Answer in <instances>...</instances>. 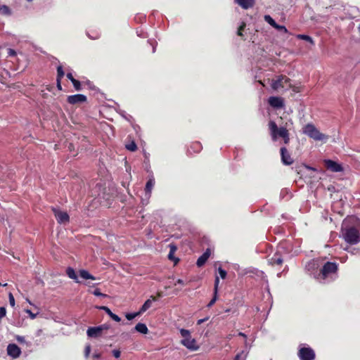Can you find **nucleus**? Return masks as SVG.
I'll use <instances>...</instances> for the list:
<instances>
[{"mask_svg":"<svg viewBox=\"0 0 360 360\" xmlns=\"http://www.w3.org/2000/svg\"><path fill=\"white\" fill-rule=\"evenodd\" d=\"M8 284L6 283L4 284H2L1 283H0V286H6Z\"/></svg>","mask_w":360,"mask_h":360,"instance_id":"69168bd1","label":"nucleus"},{"mask_svg":"<svg viewBox=\"0 0 360 360\" xmlns=\"http://www.w3.org/2000/svg\"><path fill=\"white\" fill-rule=\"evenodd\" d=\"M8 55L9 56H14L16 55V52L13 49H8Z\"/></svg>","mask_w":360,"mask_h":360,"instance_id":"3c124183","label":"nucleus"},{"mask_svg":"<svg viewBox=\"0 0 360 360\" xmlns=\"http://www.w3.org/2000/svg\"><path fill=\"white\" fill-rule=\"evenodd\" d=\"M140 314H141L139 313V311L135 312V313H127L125 315V316H126L127 320L131 321V320L134 319L135 317H136L137 316H139Z\"/></svg>","mask_w":360,"mask_h":360,"instance_id":"2f4dec72","label":"nucleus"},{"mask_svg":"<svg viewBox=\"0 0 360 360\" xmlns=\"http://www.w3.org/2000/svg\"><path fill=\"white\" fill-rule=\"evenodd\" d=\"M245 355L243 354V352L238 354L234 358V360H245Z\"/></svg>","mask_w":360,"mask_h":360,"instance_id":"a19ab883","label":"nucleus"},{"mask_svg":"<svg viewBox=\"0 0 360 360\" xmlns=\"http://www.w3.org/2000/svg\"><path fill=\"white\" fill-rule=\"evenodd\" d=\"M65 75L63 67L61 65L57 68V79H61Z\"/></svg>","mask_w":360,"mask_h":360,"instance_id":"c85d7f7f","label":"nucleus"},{"mask_svg":"<svg viewBox=\"0 0 360 360\" xmlns=\"http://www.w3.org/2000/svg\"><path fill=\"white\" fill-rule=\"evenodd\" d=\"M93 356L95 359H98L101 357V354H94Z\"/></svg>","mask_w":360,"mask_h":360,"instance_id":"680f3d73","label":"nucleus"},{"mask_svg":"<svg viewBox=\"0 0 360 360\" xmlns=\"http://www.w3.org/2000/svg\"><path fill=\"white\" fill-rule=\"evenodd\" d=\"M126 148L130 151H135L137 149V146L134 141H131L126 145Z\"/></svg>","mask_w":360,"mask_h":360,"instance_id":"7c9ffc66","label":"nucleus"},{"mask_svg":"<svg viewBox=\"0 0 360 360\" xmlns=\"http://www.w3.org/2000/svg\"><path fill=\"white\" fill-rule=\"evenodd\" d=\"M281 161L283 165H290L293 163V159L291 158L285 147H281L280 149Z\"/></svg>","mask_w":360,"mask_h":360,"instance_id":"1a4fd4ad","label":"nucleus"},{"mask_svg":"<svg viewBox=\"0 0 360 360\" xmlns=\"http://www.w3.org/2000/svg\"><path fill=\"white\" fill-rule=\"evenodd\" d=\"M181 344L191 351H197L199 349V346L197 344L196 340L194 338H192V337L187 339H182L181 340Z\"/></svg>","mask_w":360,"mask_h":360,"instance_id":"6e6552de","label":"nucleus"},{"mask_svg":"<svg viewBox=\"0 0 360 360\" xmlns=\"http://www.w3.org/2000/svg\"><path fill=\"white\" fill-rule=\"evenodd\" d=\"M268 262L271 265L281 264L283 263V258L281 255L278 252H276L271 257L268 259Z\"/></svg>","mask_w":360,"mask_h":360,"instance_id":"2eb2a0df","label":"nucleus"},{"mask_svg":"<svg viewBox=\"0 0 360 360\" xmlns=\"http://www.w3.org/2000/svg\"><path fill=\"white\" fill-rule=\"evenodd\" d=\"M358 30H359V33H360V25H359V27H358Z\"/></svg>","mask_w":360,"mask_h":360,"instance_id":"338daca9","label":"nucleus"},{"mask_svg":"<svg viewBox=\"0 0 360 360\" xmlns=\"http://www.w3.org/2000/svg\"><path fill=\"white\" fill-rule=\"evenodd\" d=\"M135 330L142 334H147L148 329L145 323H139L135 326Z\"/></svg>","mask_w":360,"mask_h":360,"instance_id":"4be33fe9","label":"nucleus"},{"mask_svg":"<svg viewBox=\"0 0 360 360\" xmlns=\"http://www.w3.org/2000/svg\"><path fill=\"white\" fill-rule=\"evenodd\" d=\"M292 124L293 122L291 119H289L283 125L280 127L274 121H269L268 125L271 139L276 141L279 138H281L285 144H288L290 142L289 130L292 129Z\"/></svg>","mask_w":360,"mask_h":360,"instance_id":"f257e3e1","label":"nucleus"},{"mask_svg":"<svg viewBox=\"0 0 360 360\" xmlns=\"http://www.w3.org/2000/svg\"><path fill=\"white\" fill-rule=\"evenodd\" d=\"M208 319H209L208 317H206V318H204V319H199V320L198 321V323H198V325H200V324H202V323H204L205 321H206L207 320H208Z\"/></svg>","mask_w":360,"mask_h":360,"instance_id":"864d4df0","label":"nucleus"},{"mask_svg":"<svg viewBox=\"0 0 360 360\" xmlns=\"http://www.w3.org/2000/svg\"><path fill=\"white\" fill-rule=\"evenodd\" d=\"M53 212L57 221L59 224H65L69 221V215L65 212H61L56 209H53Z\"/></svg>","mask_w":360,"mask_h":360,"instance_id":"9b49d317","label":"nucleus"},{"mask_svg":"<svg viewBox=\"0 0 360 360\" xmlns=\"http://www.w3.org/2000/svg\"><path fill=\"white\" fill-rule=\"evenodd\" d=\"M297 38L298 39H303V40H305L307 41H309L310 42L311 44H314V41L312 39V38L311 37H309V35H306V34H298L297 35Z\"/></svg>","mask_w":360,"mask_h":360,"instance_id":"c756f323","label":"nucleus"},{"mask_svg":"<svg viewBox=\"0 0 360 360\" xmlns=\"http://www.w3.org/2000/svg\"><path fill=\"white\" fill-rule=\"evenodd\" d=\"M202 150V145L200 142H194L188 149V153L189 154H192L193 153H199Z\"/></svg>","mask_w":360,"mask_h":360,"instance_id":"aec40b11","label":"nucleus"},{"mask_svg":"<svg viewBox=\"0 0 360 360\" xmlns=\"http://www.w3.org/2000/svg\"><path fill=\"white\" fill-rule=\"evenodd\" d=\"M232 338H233V335H231V334H229V335H228L226 336V339H227V340H231Z\"/></svg>","mask_w":360,"mask_h":360,"instance_id":"0e129e2a","label":"nucleus"},{"mask_svg":"<svg viewBox=\"0 0 360 360\" xmlns=\"http://www.w3.org/2000/svg\"><path fill=\"white\" fill-rule=\"evenodd\" d=\"M238 335H239V336H241V337H243V338H247V335H246L245 333H242V332H240V333H238Z\"/></svg>","mask_w":360,"mask_h":360,"instance_id":"052dcab7","label":"nucleus"},{"mask_svg":"<svg viewBox=\"0 0 360 360\" xmlns=\"http://www.w3.org/2000/svg\"><path fill=\"white\" fill-rule=\"evenodd\" d=\"M342 234L344 240L349 244L356 245L360 242V228L352 226L342 229Z\"/></svg>","mask_w":360,"mask_h":360,"instance_id":"7ed1b4c3","label":"nucleus"},{"mask_svg":"<svg viewBox=\"0 0 360 360\" xmlns=\"http://www.w3.org/2000/svg\"><path fill=\"white\" fill-rule=\"evenodd\" d=\"M298 356L301 360H314L315 353L310 347H302L298 352Z\"/></svg>","mask_w":360,"mask_h":360,"instance_id":"39448f33","label":"nucleus"},{"mask_svg":"<svg viewBox=\"0 0 360 360\" xmlns=\"http://www.w3.org/2000/svg\"><path fill=\"white\" fill-rule=\"evenodd\" d=\"M235 3L239 5L242 8L248 10L254 6L255 0H235Z\"/></svg>","mask_w":360,"mask_h":360,"instance_id":"4468645a","label":"nucleus"},{"mask_svg":"<svg viewBox=\"0 0 360 360\" xmlns=\"http://www.w3.org/2000/svg\"><path fill=\"white\" fill-rule=\"evenodd\" d=\"M340 18L341 20H344L345 18H347V16L342 15V16H340ZM348 18H352V16L349 15V16H348Z\"/></svg>","mask_w":360,"mask_h":360,"instance_id":"e2e57ef3","label":"nucleus"},{"mask_svg":"<svg viewBox=\"0 0 360 360\" xmlns=\"http://www.w3.org/2000/svg\"><path fill=\"white\" fill-rule=\"evenodd\" d=\"M67 101L72 105L82 103L86 101V96L83 94L70 95L68 96Z\"/></svg>","mask_w":360,"mask_h":360,"instance_id":"9d476101","label":"nucleus"},{"mask_svg":"<svg viewBox=\"0 0 360 360\" xmlns=\"http://www.w3.org/2000/svg\"><path fill=\"white\" fill-rule=\"evenodd\" d=\"M180 284V285H184L185 283L182 279H178L174 285Z\"/></svg>","mask_w":360,"mask_h":360,"instance_id":"13d9d810","label":"nucleus"},{"mask_svg":"<svg viewBox=\"0 0 360 360\" xmlns=\"http://www.w3.org/2000/svg\"><path fill=\"white\" fill-rule=\"evenodd\" d=\"M303 134L315 141H323L327 139V136L321 133L313 124H306L303 128Z\"/></svg>","mask_w":360,"mask_h":360,"instance_id":"20e7f679","label":"nucleus"},{"mask_svg":"<svg viewBox=\"0 0 360 360\" xmlns=\"http://www.w3.org/2000/svg\"><path fill=\"white\" fill-rule=\"evenodd\" d=\"M154 185H155V179L153 176H151L150 177V179H148V181H147V183L146 184V187H145L146 195H148V197L150 196L151 191H152V189H153Z\"/></svg>","mask_w":360,"mask_h":360,"instance_id":"6ab92c4d","label":"nucleus"},{"mask_svg":"<svg viewBox=\"0 0 360 360\" xmlns=\"http://www.w3.org/2000/svg\"><path fill=\"white\" fill-rule=\"evenodd\" d=\"M210 255V249H207L206 251L198 259L196 262V264L198 266L200 267L203 266Z\"/></svg>","mask_w":360,"mask_h":360,"instance_id":"dca6fc26","label":"nucleus"},{"mask_svg":"<svg viewBox=\"0 0 360 360\" xmlns=\"http://www.w3.org/2000/svg\"><path fill=\"white\" fill-rule=\"evenodd\" d=\"M15 340L20 342V343H24L25 342V337L23 336H20V335H16L15 336Z\"/></svg>","mask_w":360,"mask_h":360,"instance_id":"49530a36","label":"nucleus"},{"mask_svg":"<svg viewBox=\"0 0 360 360\" xmlns=\"http://www.w3.org/2000/svg\"><path fill=\"white\" fill-rule=\"evenodd\" d=\"M290 82V79L285 75H279L276 79H273L271 83V88L276 91L284 87V84Z\"/></svg>","mask_w":360,"mask_h":360,"instance_id":"423d86ee","label":"nucleus"},{"mask_svg":"<svg viewBox=\"0 0 360 360\" xmlns=\"http://www.w3.org/2000/svg\"><path fill=\"white\" fill-rule=\"evenodd\" d=\"M0 13L6 15H10V8L6 5H1L0 6Z\"/></svg>","mask_w":360,"mask_h":360,"instance_id":"bb28decb","label":"nucleus"},{"mask_svg":"<svg viewBox=\"0 0 360 360\" xmlns=\"http://www.w3.org/2000/svg\"><path fill=\"white\" fill-rule=\"evenodd\" d=\"M6 314V309L4 307H0V319L4 317Z\"/></svg>","mask_w":360,"mask_h":360,"instance_id":"c03bdc74","label":"nucleus"},{"mask_svg":"<svg viewBox=\"0 0 360 360\" xmlns=\"http://www.w3.org/2000/svg\"><path fill=\"white\" fill-rule=\"evenodd\" d=\"M75 87V89L77 90V91H80L81 90V83L79 81L77 80V79H72V81L71 82Z\"/></svg>","mask_w":360,"mask_h":360,"instance_id":"473e14b6","label":"nucleus"},{"mask_svg":"<svg viewBox=\"0 0 360 360\" xmlns=\"http://www.w3.org/2000/svg\"><path fill=\"white\" fill-rule=\"evenodd\" d=\"M219 278L217 276L216 278H215V281H214V294H217V290H218V285H219Z\"/></svg>","mask_w":360,"mask_h":360,"instance_id":"79ce46f5","label":"nucleus"},{"mask_svg":"<svg viewBox=\"0 0 360 360\" xmlns=\"http://www.w3.org/2000/svg\"><path fill=\"white\" fill-rule=\"evenodd\" d=\"M218 271H219L220 277L221 278L224 279L227 274L226 271L221 267L219 268Z\"/></svg>","mask_w":360,"mask_h":360,"instance_id":"58836bf2","label":"nucleus"},{"mask_svg":"<svg viewBox=\"0 0 360 360\" xmlns=\"http://www.w3.org/2000/svg\"><path fill=\"white\" fill-rule=\"evenodd\" d=\"M25 311L28 314L32 319H34L36 318L37 314H33L30 309H25Z\"/></svg>","mask_w":360,"mask_h":360,"instance_id":"de8ad7c7","label":"nucleus"},{"mask_svg":"<svg viewBox=\"0 0 360 360\" xmlns=\"http://www.w3.org/2000/svg\"><path fill=\"white\" fill-rule=\"evenodd\" d=\"M169 251L172 252H175L176 250V247L174 244H170L169 245Z\"/></svg>","mask_w":360,"mask_h":360,"instance_id":"603ef678","label":"nucleus"},{"mask_svg":"<svg viewBox=\"0 0 360 360\" xmlns=\"http://www.w3.org/2000/svg\"><path fill=\"white\" fill-rule=\"evenodd\" d=\"M338 264L336 262H327L315 278L320 283L334 281L338 276Z\"/></svg>","mask_w":360,"mask_h":360,"instance_id":"f03ea898","label":"nucleus"},{"mask_svg":"<svg viewBox=\"0 0 360 360\" xmlns=\"http://www.w3.org/2000/svg\"><path fill=\"white\" fill-rule=\"evenodd\" d=\"M7 354L12 359L18 358L22 353L21 349L14 343L8 344L6 348Z\"/></svg>","mask_w":360,"mask_h":360,"instance_id":"0eeeda50","label":"nucleus"},{"mask_svg":"<svg viewBox=\"0 0 360 360\" xmlns=\"http://www.w3.org/2000/svg\"><path fill=\"white\" fill-rule=\"evenodd\" d=\"M112 355L115 357V358H119L120 356V354H121V352L120 350L118 349H114L112 350Z\"/></svg>","mask_w":360,"mask_h":360,"instance_id":"09e8293b","label":"nucleus"},{"mask_svg":"<svg viewBox=\"0 0 360 360\" xmlns=\"http://www.w3.org/2000/svg\"><path fill=\"white\" fill-rule=\"evenodd\" d=\"M92 294H94L95 296H97V297H107V295L101 292V291H100V290L98 288L95 289L92 292Z\"/></svg>","mask_w":360,"mask_h":360,"instance_id":"72a5a7b5","label":"nucleus"},{"mask_svg":"<svg viewBox=\"0 0 360 360\" xmlns=\"http://www.w3.org/2000/svg\"><path fill=\"white\" fill-rule=\"evenodd\" d=\"M90 352H91V346L89 345H88L86 346L85 351H84V356L86 358L89 357Z\"/></svg>","mask_w":360,"mask_h":360,"instance_id":"a18cd8bd","label":"nucleus"},{"mask_svg":"<svg viewBox=\"0 0 360 360\" xmlns=\"http://www.w3.org/2000/svg\"><path fill=\"white\" fill-rule=\"evenodd\" d=\"M57 81V87L59 90H61L62 89V86H61V84H60V81L61 79H56Z\"/></svg>","mask_w":360,"mask_h":360,"instance_id":"6e6d98bb","label":"nucleus"},{"mask_svg":"<svg viewBox=\"0 0 360 360\" xmlns=\"http://www.w3.org/2000/svg\"><path fill=\"white\" fill-rule=\"evenodd\" d=\"M269 105L275 108H282L284 107L283 98L278 96H271L269 98Z\"/></svg>","mask_w":360,"mask_h":360,"instance_id":"f8f14e48","label":"nucleus"},{"mask_svg":"<svg viewBox=\"0 0 360 360\" xmlns=\"http://www.w3.org/2000/svg\"><path fill=\"white\" fill-rule=\"evenodd\" d=\"M88 37L91 39H96L99 38V34H96L95 36H91L89 33H87Z\"/></svg>","mask_w":360,"mask_h":360,"instance_id":"5fc2aeb1","label":"nucleus"},{"mask_svg":"<svg viewBox=\"0 0 360 360\" xmlns=\"http://www.w3.org/2000/svg\"><path fill=\"white\" fill-rule=\"evenodd\" d=\"M180 334L183 337V339H187L191 337V332L187 329L181 328L180 330Z\"/></svg>","mask_w":360,"mask_h":360,"instance_id":"cd10ccee","label":"nucleus"},{"mask_svg":"<svg viewBox=\"0 0 360 360\" xmlns=\"http://www.w3.org/2000/svg\"><path fill=\"white\" fill-rule=\"evenodd\" d=\"M155 299L153 297V300L148 299L147 300L144 304L142 305V307L139 309V313L141 314L146 311H147L152 305V303L153 301H155Z\"/></svg>","mask_w":360,"mask_h":360,"instance_id":"412c9836","label":"nucleus"},{"mask_svg":"<svg viewBox=\"0 0 360 360\" xmlns=\"http://www.w3.org/2000/svg\"><path fill=\"white\" fill-rule=\"evenodd\" d=\"M174 253L175 252H172L169 251V252L168 254V258H169V259L174 261V263L176 264L179 259L178 258L174 257Z\"/></svg>","mask_w":360,"mask_h":360,"instance_id":"e433bc0d","label":"nucleus"},{"mask_svg":"<svg viewBox=\"0 0 360 360\" xmlns=\"http://www.w3.org/2000/svg\"><path fill=\"white\" fill-rule=\"evenodd\" d=\"M99 328H101V332L105 330H108L110 328V326L108 324H102L101 326H98Z\"/></svg>","mask_w":360,"mask_h":360,"instance_id":"8fccbe9b","label":"nucleus"},{"mask_svg":"<svg viewBox=\"0 0 360 360\" xmlns=\"http://www.w3.org/2000/svg\"><path fill=\"white\" fill-rule=\"evenodd\" d=\"M325 165L328 169L334 172H338L342 170V167L340 164L331 160H325Z\"/></svg>","mask_w":360,"mask_h":360,"instance_id":"ddd939ff","label":"nucleus"},{"mask_svg":"<svg viewBox=\"0 0 360 360\" xmlns=\"http://www.w3.org/2000/svg\"><path fill=\"white\" fill-rule=\"evenodd\" d=\"M245 26H246L245 23L244 22H243L241 23V25H240V27H239V28H238V31H237V34H238V36H240V37H242V36H243V33H242V32H243V30L245 29Z\"/></svg>","mask_w":360,"mask_h":360,"instance_id":"c9c22d12","label":"nucleus"},{"mask_svg":"<svg viewBox=\"0 0 360 360\" xmlns=\"http://www.w3.org/2000/svg\"><path fill=\"white\" fill-rule=\"evenodd\" d=\"M8 300L10 305L13 307L15 306V298L11 292L8 294Z\"/></svg>","mask_w":360,"mask_h":360,"instance_id":"4c0bfd02","label":"nucleus"},{"mask_svg":"<svg viewBox=\"0 0 360 360\" xmlns=\"http://www.w3.org/2000/svg\"><path fill=\"white\" fill-rule=\"evenodd\" d=\"M217 294H214L212 299L210 301V302L207 304V307H211L217 301Z\"/></svg>","mask_w":360,"mask_h":360,"instance_id":"ea45409f","label":"nucleus"},{"mask_svg":"<svg viewBox=\"0 0 360 360\" xmlns=\"http://www.w3.org/2000/svg\"><path fill=\"white\" fill-rule=\"evenodd\" d=\"M318 266V264L316 262V261L315 260H311L310 262H309L306 266H305V269L308 271H311V270H313L315 268H316Z\"/></svg>","mask_w":360,"mask_h":360,"instance_id":"393cba45","label":"nucleus"},{"mask_svg":"<svg viewBox=\"0 0 360 360\" xmlns=\"http://www.w3.org/2000/svg\"><path fill=\"white\" fill-rule=\"evenodd\" d=\"M67 77H68V78L71 82L72 81V79H75V78L73 77V76H72V73H70V72H68V73L67 74Z\"/></svg>","mask_w":360,"mask_h":360,"instance_id":"4d7b16f0","label":"nucleus"},{"mask_svg":"<svg viewBox=\"0 0 360 360\" xmlns=\"http://www.w3.org/2000/svg\"><path fill=\"white\" fill-rule=\"evenodd\" d=\"M120 115L123 117L124 119L127 120H129L130 118H131V115H127V113L125 112V111L124 110H120L119 112Z\"/></svg>","mask_w":360,"mask_h":360,"instance_id":"37998d69","label":"nucleus"},{"mask_svg":"<svg viewBox=\"0 0 360 360\" xmlns=\"http://www.w3.org/2000/svg\"><path fill=\"white\" fill-rule=\"evenodd\" d=\"M96 308L98 309L103 310L104 311H105V313L107 314H108L110 316V317L112 320H114L115 321L120 322L121 321V319L117 314L112 313L111 311V310L108 307L100 306V307H96Z\"/></svg>","mask_w":360,"mask_h":360,"instance_id":"a211bd4d","label":"nucleus"},{"mask_svg":"<svg viewBox=\"0 0 360 360\" xmlns=\"http://www.w3.org/2000/svg\"><path fill=\"white\" fill-rule=\"evenodd\" d=\"M79 276L81 278H84V279H91V280H95L96 278L91 275V274H89V272L86 270H84V269H82L79 271Z\"/></svg>","mask_w":360,"mask_h":360,"instance_id":"5701e85b","label":"nucleus"},{"mask_svg":"<svg viewBox=\"0 0 360 360\" xmlns=\"http://www.w3.org/2000/svg\"><path fill=\"white\" fill-rule=\"evenodd\" d=\"M66 274L70 278L75 280L76 282H79L77 281V276L72 268L68 267L66 270Z\"/></svg>","mask_w":360,"mask_h":360,"instance_id":"b1692460","label":"nucleus"},{"mask_svg":"<svg viewBox=\"0 0 360 360\" xmlns=\"http://www.w3.org/2000/svg\"><path fill=\"white\" fill-rule=\"evenodd\" d=\"M148 41L149 43H150L151 46L153 47V53H155V49H156V45L153 44V43H151L150 41H149V40Z\"/></svg>","mask_w":360,"mask_h":360,"instance_id":"bf43d9fd","label":"nucleus"},{"mask_svg":"<svg viewBox=\"0 0 360 360\" xmlns=\"http://www.w3.org/2000/svg\"><path fill=\"white\" fill-rule=\"evenodd\" d=\"M101 328L98 326L90 327L87 329L86 334L90 338H97L101 335Z\"/></svg>","mask_w":360,"mask_h":360,"instance_id":"f3484780","label":"nucleus"},{"mask_svg":"<svg viewBox=\"0 0 360 360\" xmlns=\"http://www.w3.org/2000/svg\"><path fill=\"white\" fill-rule=\"evenodd\" d=\"M274 28L276 29L277 30L280 31V32H283L285 34L288 33V30L283 25H280L278 24H276V27Z\"/></svg>","mask_w":360,"mask_h":360,"instance_id":"f704fd0d","label":"nucleus"},{"mask_svg":"<svg viewBox=\"0 0 360 360\" xmlns=\"http://www.w3.org/2000/svg\"><path fill=\"white\" fill-rule=\"evenodd\" d=\"M264 19L267 23H269L273 27H276L277 23L269 15H265L264 16Z\"/></svg>","mask_w":360,"mask_h":360,"instance_id":"a878e982","label":"nucleus"}]
</instances>
